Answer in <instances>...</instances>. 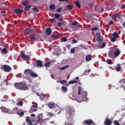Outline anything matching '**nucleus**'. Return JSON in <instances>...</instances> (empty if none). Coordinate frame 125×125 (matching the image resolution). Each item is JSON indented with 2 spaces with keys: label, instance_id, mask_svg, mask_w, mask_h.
Segmentation results:
<instances>
[{
  "label": "nucleus",
  "instance_id": "nucleus-1",
  "mask_svg": "<svg viewBox=\"0 0 125 125\" xmlns=\"http://www.w3.org/2000/svg\"><path fill=\"white\" fill-rule=\"evenodd\" d=\"M15 87L21 90H27L28 89V86H27V84L25 83H16L15 84Z\"/></svg>",
  "mask_w": 125,
  "mask_h": 125
},
{
  "label": "nucleus",
  "instance_id": "nucleus-2",
  "mask_svg": "<svg viewBox=\"0 0 125 125\" xmlns=\"http://www.w3.org/2000/svg\"><path fill=\"white\" fill-rule=\"evenodd\" d=\"M75 109L73 108H69L68 109L66 110V118L68 119H72V118H74L75 116Z\"/></svg>",
  "mask_w": 125,
  "mask_h": 125
},
{
  "label": "nucleus",
  "instance_id": "nucleus-3",
  "mask_svg": "<svg viewBox=\"0 0 125 125\" xmlns=\"http://www.w3.org/2000/svg\"><path fill=\"white\" fill-rule=\"evenodd\" d=\"M0 83H1V84H0V86H1L2 84H4V85H7V84H8V83L7 82V80L6 79H3L1 78V76H0Z\"/></svg>",
  "mask_w": 125,
  "mask_h": 125
},
{
  "label": "nucleus",
  "instance_id": "nucleus-4",
  "mask_svg": "<svg viewBox=\"0 0 125 125\" xmlns=\"http://www.w3.org/2000/svg\"><path fill=\"white\" fill-rule=\"evenodd\" d=\"M2 69L4 72H8L11 71V67L7 65H4L2 66Z\"/></svg>",
  "mask_w": 125,
  "mask_h": 125
},
{
  "label": "nucleus",
  "instance_id": "nucleus-5",
  "mask_svg": "<svg viewBox=\"0 0 125 125\" xmlns=\"http://www.w3.org/2000/svg\"><path fill=\"white\" fill-rule=\"evenodd\" d=\"M42 114H39L37 115V119L38 121L39 122V124H40L41 125H42V124L44 122V119H42Z\"/></svg>",
  "mask_w": 125,
  "mask_h": 125
},
{
  "label": "nucleus",
  "instance_id": "nucleus-6",
  "mask_svg": "<svg viewBox=\"0 0 125 125\" xmlns=\"http://www.w3.org/2000/svg\"><path fill=\"white\" fill-rule=\"evenodd\" d=\"M96 36L97 41H98V42H103V37L101 36V34H100V33H97L96 34Z\"/></svg>",
  "mask_w": 125,
  "mask_h": 125
},
{
  "label": "nucleus",
  "instance_id": "nucleus-7",
  "mask_svg": "<svg viewBox=\"0 0 125 125\" xmlns=\"http://www.w3.org/2000/svg\"><path fill=\"white\" fill-rule=\"evenodd\" d=\"M21 56L22 59H23V60H25L26 61H28L31 59V58H30L29 55H26L25 54L21 53Z\"/></svg>",
  "mask_w": 125,
  "mask_h": 125
},
{
  "label": "nucleus",
  "instance_id": "nucleus-8",
  "mask_svg": "<svg viewBox=\"0 0 125 125\" xmlns=\"http://www.w3.org/2000/svg\"><path fill=\"white\" fill-rule=\"evenodd\" d=\"M83 125H90L93 124V121L91 119H89L87 120H85L84 122H83Z\"/></svg>",
  "mask_w": 125,
  "mask_h": 125
},
{
  "label": "nucleus",
  "instance_id": "nucleus-9",
  "mask_svg": "<svg viewBox=\"0 0 125 125\" xmlns=\"http://www.w3.org/2000/svg\"><path fill=\"white\" fill-rule=\"evenodd\" d=\"M104 124L105 125H111L112 124V119H109L107 118H105Z\"/></svg>",
  "mask_w": 125,
  "mask_h": 125
},
{
  "label": "nucleus",
  "instance_id": "nucleus-10",
  "mask_svg": "<svg viewBox=\"0 0 125 125\" xmlns=\"http://www.w3.org/2000/svg\"><path fill=\"white\" fill-rule=\"evenodd\" d=\"M14 11L16 14H22L24 11L22 9H16Z\"/></svg>",
  "mask_w": 125,
  "mask_h": 125
},
{
  "label": "nucleus",
  "instance_id": "nucleus-11",
  "mask_svg": "<svg viewBox=\"0 0 125 125\" xmlns=\"http://www.w3.org/2000/svg\"><path fill=\"white\" fill-rule=\"evenodd\" d=\"M29 38L31 41H34V42H37V41H38V38L36 37L34 34H30L29 36Z\"/></svg>",
  "mask_w": 125,
  "mask_h": 125
},
{
  "label": "nucleus",
  "instance_id": "nucleus-12",
  "mask_svg": "<svg viewBox=\"0 0 125 125\" xmlns=\"http://www.w3.org/2000/svg\"><path fill=\"white\" fill-rule=\"evenodd\" d=\"M34 32V30L31 28H26L24 30V34H26L27 35H29V34H31Z\"/></svg>",
  "mask_w": 125,
  "mask_h": 125
},
{
  "label": "nucleus",
  "instance_id": "nucleus-13",
  "mask_svg": "<svg viewBox=\"0 0 125 125\" xmlns=\"http://www.w3.org/2000/svg\"><path fill=\"white\" fill-rule=\"evenodd\" d=\"M32 72H33V70H32V69H26L24 71V74L26 76H27V75H29H29L30 76Z\"/></svg>",
  "mask_w": 125,
  "mask_h": 125
},
{
  "label": "nucleus",
  "instance_id": "nucleus-14",
  "mask_svg": "<svg viewBox=\"0 0 125 125\" xmlns=\"http://www.w3.org/2000/svg\"><path fill=\"white\" fill-rule=\"evenodd\" d=\"M25 122L29 125H33V122L30 119V117H27L25 119Z\"/></svg>",
  "mask_w": 125,
  "mask_h": 125
},
{
  "label": "nucleus",
  "instance_id": "nucleus-15",
  "mask_svg": "<svg viewBox=\"0 0 125 125\" xmlns=\"http://www.w3.org/2000/svg\"><path fill=\"white\" fill-rule=\"evenodd\" d=\"M0 109L3 113H9V109L6 108L4 106L1 107Z\"/></svg>",
  "mask_w": 125,
  "mask_h": 125
},
{
  "label": "nucleus",
  "instance_id": "nucleus-16",
  "mask_svg": "<svg viewBox=\"0 0 125 125\" xmlns=\"http://www.w3.org/2000/svg\"><path fill=\"white\" fill-rule=\"evenodd\" d=\"M37 67H40V68H42V67H43L42 66V62L41 60H38L37 62Z\"/></svg>",
  "mask_w": 125,
  "mask_h": 125
},
{
  "label": "nucleus",
  "instance_id": "nucleus-17",
  "mask_svg": "<svg viewBox=\"0 0 125 125\" xmlns=\"http://www.w3.org/2000/svg\"><path fill=\"white\" fill-rule=\"evenodd\" d=\"M37 106L36 105H32L31 108H30V112H37V108H37Z\"/></svg>",
  "mask_w": 125,
  "mask_h": 125
},
{
  "label": "nucleus",
  "instance_id": "nucleus-18",
  "mask_svg": "<svg viewBox=\"0 0 125 125\" xmlns=\"http://www.w3.org/2000/svg\"><path fill=\"white\" fill-rule=\"evenodd\" d=\"M51 28H48L46 29L45 31V33L48 35L49 36L50 35H51Z\"/></svg>",
  "mask_w": 125,
  "mask_h": 125
},
{
  "label": "nucleus",
  "instance_id": "nucleus-19",
  "mask_svg": "<svg viewBox=\"0 0 125 125\" xmlns=\"http://www.w3.org/2000/svg\"><path fill=\"white\" fill-rule=\"evenodd\" d=\"M121 54V51L119 49L115 50L114 52V56H119Z\"/></svg>",
  "mask_w": 125,
  "mask_h": 125
},
{
  "label": "nucleus",
  "instance_id": "nucleus-20",
  "mask_svg": "<svg viewBox=\"0 0 125 125\" xmlns=\"http://www.w3.org/2000/svg\"><path fill=\"white\" fill-rule=\"evenodd\" d=\"M92 57V56H91V55H87L86 56V58H85V59H86V61L87 62H88V61H90V60H91V58Z\"/></svg>",
  "mask_w": 125,
  "mask_h": 125
},
{
  "label": "nucleus",
  "instance_id": "nucleus-21",
  "mask_svg": "<svg viewBox=\"0 0 125 125\" xmlns=\"http://www.w3.org/2000/svg\"><path fill=\"white\" fill-rule=\"evenodd\" d=\"M74 7V6H73V5H67L66 6V8L65 9V10H67V9L68 10H72V9H73V8Z\"/></svg>",
  "mask_w": 125,
  "mask_h": 125
},
{
  "label": "nucleus",
  "instance_id": "nucleus-22",
  "mask_svg": "<svg viewBox=\"0 0 125 125\" xmlns=\"http://www.w3.org/2000/svg\"><path fill=\"white\" fill-rule=\"evenodd\" d=\"M122 70V67H121L120 64H118L117 67H116V71L117 72H120Z\"/></svg>",
  "mask_w": 125,
  "mask_h": 125
},
{
  "label": "nucleus",
  "instance_id": "nucleus-23",
  "mask_svg": "<svg viewBox=\"0 0 125 125\" xmlns=\"http://www.w3.org/2000/svg\"><path fill=\"white\" fill-rule=\"evenodd\" d=\"M30 77H32V78H38V76L32 70L31 73L30 74Z\"/></svg>",
  "mask_w": 125,
  "mask_h": 125
},
{
  "label": "nucleus",
  "instance_id": "nucleus-24",
  "mask_svg": "<svg viewBox=\"0 0 125 125\" xmlns=\"http://www.w3.org/2000/svg\"><path fill=\"white\" fill-rule=\"evenodd\" d=\"M48 107H49L50 109H52L54 108V103H49L48 104Z\"/></svg>",
  "mask_w": 125,
  "mask_h": 125
},
{
  "label": "nucleus",
  "instance_id": "nucleus-25",
  "mask_svg": "<svg viewBox=\"0 0 125 125\" xmlns=\"http://www.w3.org/2000/svg\"><path fill=\"white\" fill-rule=\"evenodd\" d=\"M49 9H50V10H54L55 9V4H53L50 5Z\"/></svg>",
  "mask_w": 125,
  "mask_h": 125
},
{
  "label": "nucleus",
  "instance_id": "nucleus-26",
  "mask_svg": "<svg viewBox=\"0 0 125 125\" xmlns=\"http://www.w3.org/2000/svg\"><path fill=\"white\" fill-rule=\"evenodd\" d=\"M112 36L113 38H115L116 39H118L119 38V34L117 32H114L112 34Z\"/></svg>",
  "mask_w": 125,
  "mask_h": 125
},
{
  "label": "nucleus",
  "instance_id": "nucleus-27",
  "mask_svg": "<svg viewBox=\"0 0 125 125\" xmlns=\"http://www.w3.org/2000/svg\"><path fill=\"white\" fill-rule=\"evenodd\" d=\"M50 64H51V62H48L45 63L44 66L46 68H48L50 66Z\"/></svg>",
  "mask_w": 125,
  "mask_h": 125
},
{
  "label": "nucleus",
  "instance_id": "nucleus-28",
  "mask_svg": "<svg viewBox=\"0 0 125 125\" xmlns=\"http://www.w3.org/2000/svg\"><path fill=\"white\" fill-rule=\"evenodd\" d=\"M117 17L121 18V15L115 14L112 16V18H117Z\"/></svg>",
  "mask_w": 125,
  "mask_h": 125
},
{
  "label": "nucleus",
  "instance_id": "nucleus-29",
  "mask_svg": "<svg viewBox=\"0 0 125 125\" xmlns=\"http://www.w3.org/2000/svg\"><path fill=\"white\" fill-rule=\"evenodd\" d=\"M47 116L48 117H50L51 118H52L54 116V113L52 112H47Z\"/></svg>",
  "mask_w": 125,
  "mask_h": 125
},
{
  "label": "nucleus",
  "instance_id": "nucleus-30",
  "mask_svg": "<svg viewBox=\"0 0 125 125\" xmlns=\"http://www.w3.org/2000/svg\"><path fill=\"white\" fill-rule=\"evenodd\" d=\"M108 56L110 58H114V55L113 54V52H109L108 53Z\"/></svg>",
  "mask_w": 125,
  "mask_h": 125
},
{
  "label": "nucleus",
  "instance_id": "nucleus-31",
  "mask_svg": "<svg viewBox=\"0 0 125 125\" xmlns=\"http://www.w3.org/2000/svg\"><path fill=\"white\" fill-rule=\"evenodd\" d=\"M120 83H122L123 86L125 85V79H123L122 80H120Z\"/></svg>",
  "mask_w": 125,
  "mask_h": 125
},
{
  "label": "nucleus",
  "instance_id": "nucleus-32",
  "mask_svg": "<svg viewBox=\"0 0 125 125\" xmlns=\"http://www.w3.org/2000/svg\"><path fill=\"white\" fill-rule=\"evenodd\" d=\"M66 68H69V65H65L64 66H63L62 67H60L59 69L60 70H65V69H66Z\"/></svg>",
  "mask_w": 125,
  "mask_h": 125
},
{
  "label": "nucleus",
  "instance_id": "nucleus-33",
  "mask_svg": "<svg viewBox=\"0 0 125 125\" xmlns=\"http://www.w3.org/2000/svg\"><path fill=\"white\" fill-rule=\"evenodd\" d=\"M59 83H62V84H64V83H67V81L66 80H61L59 81Z\"/></svg>",
  "mask_w": 125,
  "mask_h": 125
},
{
  "label": "nucleus",
  "instance_id": "nucleus-34",
  "mask_svg": "<svg viewBox=\"0 0 125 125\" xmlns=\"http://www.w3.org/2000/svg\"><path fill=\"white\" fill-rule=\"evenodd\" d=\"M75 3L78 8H81V5H80L79 1H76L75 2Z\"/></svg>",
  "mask_w": 125,
  "mask_h": 125
},
{
  "label": "nucleus",
  "instance_id": "nucleus-35",
  "mask_svg": "<svg viewBox=\"0 0 125 125\" xmlns=\"http://www.w3.org/2000/svg\"><path fill=\"white\" fill-rule=\"evenodd\" d=\"M55 18H56V19H59L60 18V14H55Z\"/></svg>",
  "mask_w": 125,
  "mask_h": 125
},
{
  "label": "nucleus",
  "instance_id": "nucleus-36",
  "mask_svg": "<svg viewBox=\"0 0 125 125\" xmlns=\"http://www.w3.org/2000/svg\"><path fill=\"white\" fill-rule=\"evenodd\" d=\"M78 83V81L72 80V81H70L69 82V84H73V83Z\"/></svg>",
  "mask_w": 125,
  "mask_h": 125
},
{
  "label": "nucleus",
  "instance_id": "nucleus-37",
  "mask_svg": "<svg viewBox=\"0 0 125 125\" xmlns=\"http://www.w3.org/2000/svg\"><path fill=\"white\" fill-rule=\"evenodd\" d=\"M98 30H99V28H98L97 26L93 27L91 29V31H98Z\"/></svg>",
  "mask_w": 125,
  "mask_h": 125
},
{
  "label": "nucleus",
  "instance_id": "nucleus-38",
  "mask_svg": "<svg viewBox=\"0 0 125 125\" xmlns=\"http://www.w3.org/2000/svg\"><path fill=\"white\" fill-rule=\"evenodd\" d=\"M32 10H34V11H35V12H36V13L39 12V9L37 7H33L32 8Z\"/></svg>",
  "mask_w": 125,
  "mask_h": 125
},
{
  "label": "nucleus",
  "instance_id": "nucleus-39",
  "mask_svg": "<svg viewBox=\"0 0 125 125\" xmlns=\"http://www.w3.org/2000/svg\"><path fill=\"white\" fill-rule=\"evenodd\" d=\"M18 115H19V116H21V117H23V116H24V112L23 111L18 112Z\"/></svg>",
  "mask_w": 125,
  "mask_h": 125
},
{
  "label": "nucleus",
  "instance_id": "nucleus-40",
  "mask_svg": "<svg viewBox=\"0 0 125 125\" xmlns=\"http://www.w3.org/2000/svg\"><path fill=\"white\" fill-rule=\"evenodd\" d=\"M40 99L41 100H43V99L44 98V97H45V95L42 94V95H40Z\"/></svg>",
  "mask_w": 125,
  "mask_h": 125
},
{
  "label": "nucleus",
  "instance_id": "nucleus-41",
  "mask_svg": "<svg viewBox=\"0 0 125 125\" xmlns=\"http://www.w3.org/2000/svg\"><path fill=\"white\" fill-rule=\"evenodd\" d=\"M114 125H121V124L119 123V121L115 120L113 122Z\"/></svg>",
  "mask_w": 125,
  "mask_h": 125
},
{
  "label": "nucleus",
  "instance_id": "nucleus-42",
  "mask_svg": "<svg viewBox=\"0 0 125 125\" xmlns=\"http://www.w3.org/2000/svg\"><path fill=\"white\" fill-rule=\"evenodd\" d=\"M22 5L24 6H26V5H28V1H24L22 2Z\"/></svg>",
  "mask_w": 125,
  "mask_h": 125
},
{
  "label": "nucleus",
  "instance_id": "nucleus-43",
  "mask_svg": "<svg viewBox=\"0 0 125 125\" xmlns=\"http://www.w3.org/2000/svg\"><path fill=\"white\" fill-rule=\"evenodd\" d=\"M62 90L64 92H66L67 91V87H66L65 86H62Z\"/></svg>",
  "mask_w": 125,
  "mask_h": 125
},
{
  "label": "nucleus",
  "instance_id": "nucleus-44",
  "mask_svg": "<svg viewBox=\"0 0 125 125\" xmlns=\"http://www.w3.org/2000/svg\"><path fill=\"white\" fill-rule=\"evenodd\" d=\"M17 105H19V106H22L23 105V101H20L19 103L17 104Z\"/></svg>",
  "mask_w": 125,
  "mask_h": 125
},
{
  "label": "nucleus",
  "instance_id": "nucleus-45",
  "mask_svg": "<svg viewBox=\"0 0 125 125\" xmlns=\"http://www.w3.org/2000/svg\"><path fill=\"white\" fill-rule=\"evenodd\" d=\"M117 38H115V37H113V38H112L111 39H110V41L112 42H116V40Z\"/></svg>",
  "mask_w": 125,
  "mask_h": 125
},
{
  "label": "nucleus",
  "instance_id": "nucleus-46",
  "mask_svg": "<svg viewBox=\"0 0 125 125\" xmlns=\"http://www.w3.org/2000/svg\"><path fill=\"white\" fill-rule=\"evenodd\" d=\"M30 7H31V6L28 5L25 7L24 9L25 10H29Z\"/></svg>",
  "mask_w": 125,
  "mask_h": 125
},
{
  "label": "nucleus",
  "instance_id": "nucleus-47",
  "mask_svg": "<svg viewBox=\"0 0 125 125\" xmlns=\"http://www.w3.org/2000/svg\"><path fill=\"white\" fill-rule=\"evenodd\" d=\"M81 91H82V87L79 86L78 87V94H81Z\"/></svg>",
  "mask_w": 125,
  "mask_h": 125
},
{
  "label": "nucleus",
  "instance_id": "nucleus-48",
  "mask_svg": "<svg viewBox=\"0 0 125 125\" xmlns=\"http://www.w3.org/2000/svg\"><path fill=\"white\" fill-rule=\"evenodd\" d=\"M1 51L2 53H6V52H7V50L6 49V48H4L2 49Z\"/></svg>",
  "mask_w": 125,
  "mask_h": 125
},
{
  "label": "nucleus",
  "instance_id": "nucleus-49",
  "mask_svg": "<svg viewBox=\"0 0 125 125\" xmlns=\"http://www.w3.org/2000/svg\"><path fill=\"white\" fill-rule=\"evenodd\" d=\"M72 26H77L78 25V22L74 21L71 23Z\"/></svg>",
  "mask_w": 125,
  "mask_h": 125
},
{
  "label": "nucleus",
  "instance_id": "nucleus-50",
  "mask_svg": "<svg viewBox=\"0 0 125 125\" xmlns=\"http://www.w3.org/2000/svg\"><path fill=\"white\" fill-rule=\"evenodd\" d=\"M61 42H67V39H66V37H62V41H61Z\"/></svg>",
  "mask_w": 125,
  "mask_h": 125
},
{
  "label": "nucleus",
  "instance_id": "nucleus-51",
  "mask_svg": "<svg viewBox=\"0 0 125 125\" xmlns=\"http://www.w3.org/2000/svg\"><path fill=\"white\" fill-rule=\"evenodd\" d=\"M58 39V36L57 35H55L53 36V40L54 41H56V40H57Z\"/></svg>",
  "mask_w": 125,
  "mask_h": 125
},
{
  "label": "nucleus",
  "instance_id": "nucleus-52",
  "mask_svg": "<svg viewBox=\"0 0 125 125\" xmlns=\"http://www.w3.org/2000/svg\"><path fill=\"white\" fill-rule=\"evenodd\" d=\"M70 53H72V54H74V53H75V48H72L71 49Z\"/></svg>",
  "mask_w": 125,
  "mask_h": 125
},
{
  "label": "nucleus",
  "instance_id": "nucleus-53",
  "mask_svg": "<svg viewBox=\"0 0 125 125\" xmlns=\"http://www.w3.org/2000/svg\"><path fill=\"white\" fill-rule=\"evenodd\" d=\"M62 7L58 8L57 11L58 12H59V13H61V10H62Z\"/></svg>",
  "mask_w": 125,
  "mask_h": 125
},
{
  "label": "nucleus",
  "instance_id": "nucleus-54",
  "mask_svg": "<svg viewBox=\"0 0 125 125\" xmlns=\"http://www.w3.org/2000/svg\"><path fill=\"white\" fill-rule=\"evenodd\" d=\"M106 62L107 64H111V63H112V61H111V60H110L109 59H107L106 60Z\"/></svg>",
  "mask_w": 125,
  "mask_h": 125
},
{
  "label": "nucleus",
  "instance_id": "nucleus-55",
  "mask_svg": "<svg viewBox=\"0 0 125 125\" xmlns=\"http://www.w3.org/2000/svg\"><path fill=\"white\" fill-rule=\"evenodd\" d=\"M63 23L62 22H58V27H60L61 26H62V24Z\"/></svg>",
  "mask_w": 125,
  "mask_h": 125
},
{
  "label": "nucleus",
  "instance_id": "nucleus-56",
  "mask_svg": "<svg viewBox=\"0 0 125 125\" xmlns=\"http://www.w3.org/2000/svg\"><path fill=\"white\" fill-rule=\"evenodd\" d=\"M56 21V19L55 18H53V19H51L50 20V22H53V21Z\"/></svg>",
  "mask_w": 125,
  "mask_h": 125
},
{
  "label": "nucleus",
  "instance_id": "nucleus-57",
  "mask_svg": "<svg viewBox=\"0 0 125 125\" xmlns=\"http://www.w3.org/2000/svg\"><path fill=\"white\" fill-rule=\"evenodd\" d=\"M89 7H90V8H91L93 6V3H90L89 4Z\"/></svg>",
  "mask_w": 125,
  "mask_h": 125
},
{
  "label": "nucleus",
  "instance_id": "nucleus-58",
  "mask_svg": "<svg viewBox=\"0 0 125 125\" xmlns=\"http://www.w3.org/2000/svg\"><path fill=\"white\" fill-rule=\"evenodd\" d=\"M38 124H40V122H39V121H36L34 124H32V125H38Z\"/></svg>",
  "mask_w": 125,
  "mask_h": 125
},
{
  "label": "nucleus",
  "instance_id": "nucleus-59",
  "mask_svg": "<svg viewBox=\"0 0 125 125\" xmlns=\"http://www.w3.org/2000/svg\"><path fill=\"white\" fill-rule=\"evenodd\" d=\"M72 42H73V43H77V42H78V41H77L76 40H75V39H73L72 40Z\"/></svg>",
  "mask_w": 125,
  "mask_h": 125
},
{
  "label": "nucleus",
  "instance_id": "nucleus-60",
  "mask_svg": "<svg viewBox=\"0 0 125 125\" xmlns=\"http://www.w3.org/2000/svg\"><path fill=\"white\" fill-rule=\"evenodd\" d=\"M113 24H114V21H110L109 22V25H112Z\"/></svg>",
  "mask_w": 125,
  "mask_h": 125
},
{
  "label": "nucleus",
  "instance_id": "nucleus-61",
  "mask_svg": "<svg viewBox=\"0 0 125 125\" xmlns=\"http://www.w3.org/2000/svg\"><path fill=\"white\" fill-rule=\"evenodd\" d=\"M104 47H105V43H103V44H102V47H101V48H104Z\"/></svg>",
  "mask_w": 125,
  "mask_h": 125
},
{
  "label": "nucleus",
  "instance_id": "nucleus-62",
  "mask_svg": "<svg viewBox=\"0 0 125 125\" xmlns=\"http://www.w3.org/2000/svg\"><path fill=\"white\" fill-rule=\"evenodd\" d=\"M59 22H63V19L62 18H59Z\"/></svg>",
  "mask_w": 125,
  "mask_h": 125
},
{
  "label": "nucleus",
  "instance_id": "nucleus-63",
  "mask_svg": "<svg viewBox=\"0 0 125 125\" xmlns=\"http://www.w3.org/2000/svg\"><path fill=\"white\" fill-rule=\"evenodd\" d=\"M121 8H125V4H123L121 6Z\"/></svg>",
  "mask_w": 125,
  "mask_h": 125
},
{
  "label": "nucleus",
  "instance_id": "nucleus-64",
  "mask_svg": "<svg viewBox=\"0 0 125 125\" xmlns=\"http://www.w3.org/2000/svg\"><path fill=\"white\" fill-rule=\"evenodd\" d=\"M123 26L125 28V22H123Z\"/></svg>",
  "mask_w": 125,
  "mask_h": 125
}]
</instances>
